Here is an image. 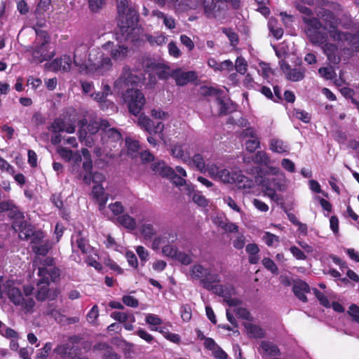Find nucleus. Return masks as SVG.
<instances>
[{"label":"nucleus","instance_id":"obj_1","mask_svg":"<svg viewBox=\"0 0 359 359\" xmlns=\"http://www.w3.org/2000/svg\"><path fill=\"white\" fill-rule=\"evenodd\" d=\"M88 50V46L84 44L75 49L74 62L80 72L93 76H100L112 69L113 63L102 48L91 49L87 58Z\"/></svg>","mask_w":359,"mask_h":359},{"label":"nucleus","instance_id":"obj_2","mask_svg":"<svg viewBox=\"0 0 359 359\" xmlns=\"http://www.w3.org/2000/svg\"><path fill=\"white\" fill-rule=\"evenodd\" d=\"M118 15V27L123 38L126 41H135L140 33L138 26L137 11L129 5L128 0H116Z\"/></svg>","mask_w":359,"mask_h":359},{"label":"nucleus","instance_id":"obj_3","mask_svg":"<svg viewBox=\"0 0 359 359\" xmlns=\"http://www.w3.org/2000/svg\"><path fill=\"white\" fill-rule=\"evenodd\" d=\"M34 287L27 285L24 287V291H22L15 286L13 280H5L4 276H0V299L5 293L10 301L17 306H20L27 312L32 311L35 302L32 297L34 292Z\"/></svg>","mask_w":359,"mask_h":359},{"label":"nucleus","instance_id":"obj_4","mask_svg":"<svg viewBox=\"0 0 359 359\" xmlns=\"http://www.w3.org/2000/svg\"><path fill=\"white\" fill-rule=\"evenodd\" d=\"M317 15L324 22L323 29L327 30L332 39L336 41H346L351 45L353 50L359 51V44H357L358 35L339 32L337 29L338 18L331 11L321 9L318 12Z\"/></svg>","mask_w":359,"mask_h":359},{"label":"nucleus","instance_id":"obj_5","mask_svg":"<svg viewBox=\"0 0 359 359\" xmlns=\"http://www.w3.org/2000/svg\"><path fill=\"white\" fill-rule=\"evenodd\" d=\"M9 217L13 219L12 227L15 231L18 232L20 239L27 240L32 237L31 247L37 245L45 241L44 233L41 231H34L33 226L28 224L23 216V214L17 210H13L10 212Z\"/></svg>","mask_w":359,"mask_h":359},{"label":"nucleus","instance_id":"obj_6","mask_svg":"<svg viewBox=\"0 0 359 359\" xmlns=\"http://www.w3.org/2000/svg\"><path fill=\"white\" fill-rule=\"evenodd\" d=\"M44 262L45 266L39 267L38 271L40 279L36 284V298L39 301H43L47 298L50 280L55 282L60 276V269L52 266L53 259L46 258Z\"/></svg>","mask_w":359,"mask_h":359},{"label":"nucleus","instance_id":"obj_7","mask_svg":"<svg viewBox=\"0 0 359 359\" xmlns=\"http://www.w3.org/2000/svg\"><path fill=\"white\" fill-rule=\"evenodd\" d=\"M207 172L212 179L223 183L233 184L237 182L239 188H250L252 184V182L245 176L237 172L222 168L216 164H208Z\"/></svg>","mask_w":359,"mask_h":359},{"label":"nucleus","instance_id":"obj_8","mask_svg":"<svg viewBox=\"0 0 359 359\" xmlns=\"http://www.w3.org/2000/svg\"><path fill=\"white\" fill-rule=\"evenodd\" d=\"M210 280L204 283L205 289L222 297L224 301L230 306H236L241 304V301L238 298L232 297L235 294V289L233 286L217 284L221 281L219 274L211 276Z\"/></svg>","mask_w":359,"mask_h":359},{"label":"nucleus","instance_id":"obj_9","mask_svg":"<svg viewBox=\"0 0 359 359\" xmlns=\"http://www.w3.org/2000/svg\"><path fill=\"white\" fill-rule=\"evenodd\" d=\"M302 21L304 33L312 44L322 45L327 41V33L318 18L303 16Z\"/></svg>","mask_w":359,"mask_h":359},{"label":"nucleus","instance_id":"obj_10","mask_svg":"<svg viewBox=\"0 0 359 359\" xmlns=\"http://www.w3.org/2000/svg\"><path fill=\"white\" fill-rule=\"evenodd\" d=\"M36 43L32 50L33 61L41 63L43 61L50 60L54 53L48 48L49 36L46 32H36Z\"/></svg>","mask_w":359,"mask_h":359},{"label":"nucleus","instance_id":"obj_11","mask_svg":"<svg viewBox=\"0 0 359 359\" xmlns=\"http://www.w3.org/2000/svg\"><path fill=\"white\" fill-rule=\"evenodd\" d=\"M124 102L128 105L129 111L135 116L138 115L145 104L143 93L136 89L128 88L123 94Z\"/></svg>","mask_w":359,"mask_h":359},{"label":"nucleus","instance_id":"obj_12","mask_svg":"<svg viewBox=\"0 0 359 359\" xmlns=\"http://www.w3.org/2000/svg\"><path fill=\"white\" fill-rule=\"evenodd\" d=\"M78 341L76 337L69 338L67 343L58 345L54 353L61 359H89L87 357L78 356V347L74 345Z\"/></svg>","mask_w":359,"mask_h":359},{"label":"nucleus","instance_id":"obj_13","mask_svg":"<svg viewBox=\"0 0 359 359\" xmlns=\"http://www.w3.org/2000/svg\"><path fill=\"white\" fill-rule=\"evenodd\" d=\"M240 0H203V8L208 18H215L222 9V5L230 2L234 8L238 7Z\"/></svg>","mask_w":359,"mask_h":359},{"label":"nucleus","instance_id":"obj_14","mask_svg":"<svg viewBox=\"0 0 359 359\" xmlns=\"http://www.w3.org/2000/svg\"><path fill=\"white\" fill-rule=\"evenodd\" d=\"M140 80V79L133 74L129 68L125 67L120 77L114 82V88L118 92L123 91L130 86H133L139 82Z\"/></svg>","mask_w":359,"mask_h":359},{"label":"nucleus","instance_id":"obj_15","mask_svg":"<svg viewBox=\"0 0 359 359\" xmlns=\"http://www.w3.org/2000/svg\"><path fill=\"white\" fill-rule=\"evenodd\" d=\"M71 244L73 252L79 250L83 254H88L93 251V248L88 244L86 236L81 231H76L72 234Z\"/></svg>","mask_w":359,"mask_h":359},{"label":"nucleus","instance_id":"obj_16","mask_svg":"<svg viewBox=\"0 0 359 359\" xmlns=\"http://www.w3.org/2000/svg\"><path fill=\"white\" fill-rule=\"evenodd\" d=\"M189 275L192 279L199 280L201 285L205 288L204 283L206 280H210L211 276L218 275V273H212L209 269L201 264H195L190 267Z\"/></svg>","mask_w":359,"mask_h":359},{"label":"nucleus","instance_id":"obj_17","mask_svg":"<svg viewBox=\"0 0 359 359\" xmlns=\"http://www.w3.org/2000/svg\"><path fill=\"white\" fill-rule=\"evenodd\" d=\"M102 49L107 53H110L114 60H122L127 56L128 48L124 46L114 45L113 42L108 41L102 46Z\"/></svg>","mask_w":359,"mask_h":359},{"label":"nucleus","instance_id":"obj_18","mask_svg":"<svg viewBox=\"0 0 359 359\" xmlns=\"http://www.w3.org/2000/svg\"><path fill=\"white\" fill-rule=\"evenodd\" d=\"M280 68L285 74L287 79L291 81H302L305 76L306 69L304 67L291 68L287 63H282Z\"/></svg>","mask_w":359,"mask_h":359},{"label":"nucleus","instance_id":"obj_19","mask_svg":"<svg viewBox=\"0 0 359 359\" xmlns=\"http://www.w3.org/2000/svg\"><path fill=\"white\" fill-rule=\"evenodd\" d=\"M92 196L98 204L99 210L104 214L107 202L108 201V194L105 193L104 189L100 184H95L92 189Z\"/></svg>","mask_w":359,"mask_h":359},{"label":"nucleus","instance_id":"obj_20","mask_svg":"<svg viewBox=\"0 0 359 359\" xmlns=\"http://www.w3.org/2000/svg\"><path fill=\"white\" fill-rule=\"evenodd\" d=\"M259 347L262 349L263 357H279L281 355V352L276 344L269 341H262L259 344Z\"/></svg>","mask_w":359,"mask_h":359},{"label":"nucleus","instance_id":"obj_21","mask_svg":"<svg viewBox=\"0 0 359 359\" xmlns=\"http://www.w3.org/2000/svg\"><path fill=\"white\" fill-rule=\"evenodd\" d=\"M74 121L71 123H66L62 118H56L50 127V130L53 133L66 132L67 133H74L75 132Z\"/></svg>","mask_w":359,"mask_h":359},{"label":"nucleus","instance_id":"obj_22","mask_svg":"<svg viewBox=\"0 0 359 359\" xmlns=\"http://www.w3.org/2000/svg\"><path fill=\"white\" fill-rule=\"evenodd\" d=\"M101 135V140L103 144L117 142L121 140V133L117 129L110 128V126L107 128H104Z\"/></svg>","mask_w":359,"mask_h":359},{"label":"nucleus","instance_id":"obj_23","mask_svg":"<svg viewBox=\"0 0 359 359\" xmlns=\"http://www.w3.org/2000/svg\"><path fill=\"white\" fill-rule=\"evenodd\" d=\"M159 6L163 7L166 4H172L176 8H184L196 9L198 8L199 4L194 3L189 0H153Z\"/></svg>","mask_w":359,"mask_h":359},{"label":"nucleus","instance_id":"obj_24","mask_svg":"<svg viewBox=\"0 0 359 359\" xmlns=\"http://www.w3.org/2000/svg\"><path fill=\"white\" fill-rule=\"evenodd\" d=\"M292 290L295 296L302 302H306V294L310 292L309 285L303 280H297L294 283Z\"/></svg>","mask_w":359,"mask_h":359},{"label":"nucleus","instance_id":"obj_25","mask_svg":"<svg viewBox=\"0 0 359 359\" xmlns=\"http://www.w3.org/2000/svg\"><path fill=\"white\" fill-rule=\"evenodd\" d=\"M171 154L173 157L181 159L183 162H188L190 159L189 146L185 144L174 145L171 149Z\"/></svg>","mask_w":359,"mask_h":359},{"label":"nucleus","instance_id":"obj_26","mask_svg":"<svg viewBox=\"0 0 359 359\" xmlns=\"http://www.w3.org/2000/svg\"><path fill=\"white\" fill-rule=\"evenodd\" d=\"M177 238L176 233L170 231L166 232L163 236L156 237L152 242V249L157 250L160 249L161 246L166 243H174Z\"/></svg>","mask_w":359,"mask_h":359},{"label":"nucleus","instance_id":"obj_27","mask_svg":"<svg viewBox=\"0 0 359 359\" xmlns=\"http://www.w3.org/2000/svg\"><path fill=\"white\" fill-rule=\"evenodd\" d=\"M172 76L175 79L177 85L184 86L190 81L194 80L196 78V74L192 71L183 72L180 70H177L173 72Z\"/></svg>","mask_w":359,"mask_h":359},{"label":"nucleus","instance_id":"obj_28","mask_svg":"<svg viewBox=\"0 0 359 359\" xmlns=\"http://www.w3.org/2000/svg\"><path fill=\"white\" fill-rule=\"evenodd\" d=\"M322 48L324 53L327 55L330 62L337 64L340 62V57L337 55V46L330 43H324L322 44Z\"/></svg>","mask_w":359,"mask_h":359},{"label":"nucleus","instance_id":"obj_29","mask_svg":"<svg viewBox=\"0 0 359 359\" xmlns=\"http://www.w3.org/2000/svg\"><path fill=\"white\" fill-rule=\"evenodd\" d=\"M144 67H146L148 72H155V73L158 74L160 79H166L167 73L163 69L164 67L161 63L157 62L154 60L149 59L145 62Z\"/></svg>","mask_w":359,"mask_h":359},{"label":"nucleus","instance_id":"obj_30","mask_svg":"<svg viewBox=\"0 0 359 359\" xmlns=\"http://www.w3.org/2000/svg\"><path fill=\"white\" fill-rule=\"evenodd\" d=\"M111 126L109 121L105 119H93L90 121V123L87 126V129L90 135H94L97 133L100 130L102 132L104 128H107Z\"/></svg>","mask_w":359,"mask_h":359},{"label":"nucleus","instance_id":"obj_31","mask_svg":"<svg viewBox=\"0 0 359 359\" xmlns=\"http://www.w3.org/2000/svg\"><path fill=\"white\" fill-rule=\"evenodd\" d=\"M247 334L250 338L261 339L265 337L264 330L257 325L247 322L244 323Z\"/></svg>","mask_w":359,"mask_h":359},{"label":"nucleus","instance_id":"obj_32","mask_svg":"<svg viewBox=\"0 0 359 359\" xmlns=\"http://www.w3.org/2000/svg\"><path fill=\"white\" fill-rule=\"evenodd\" d=\"M269 149L278 154H287L289 152V146L282 140L272 138L269 141Z\"/></svg>","mask_w":359,"mask_h":359},{"label":"nucleus","instance_id":"obj_33","mask_svg":"<svg viewBox=\"0 0 359 359\" xmlns=\"http://www.w3.org/2000/svg\"><path fill=\"white\" fill-rule=\"evenodd\" d=\"M53 65L65 72H68L71 69L72 65V60L69 55H64L59 59H55Z\"/></svg>","mask_w":359,"mask_h":359},{"label":"nucleus","instance_id":"obj_34","mask_svg":"<svg viewBox=\"0 0 359 359\" xmlns=\"http://www.w3.org/2000/svg\"><path fill=\"white\" fill-rule=\"evenodd\" d=\"M145 39L152 46H162L167 42V37L162 32H155L154 34H146Z\"/></svg>","mask_w":359,"mask_h":359},{"label":"nucleus","instance_id":"obj_35","mask_svg":"<svg viewBox=\"0 0 359 359\" xmlns=\"http://www.w3.org/2000/svg\"><path fill=\"white\" fill-rule=\"evenodd\" d=\"M245 251L248 255V260L251 264H255L258 262L259 257L258 253L259 248L255 243L248 244L245 247Z\"/></svg>","mask_w":359,"mask_h":359},{"label":"nucleus","instance_id":"obj_36","mask_svg":"<svg viewBox=\"0 0 359 359\" xmlns=\"http://www.w3.org/2000/svg\"><path fill=\"white\" fill-rule=\"evenodd\" d=\"M152 168L154 171L159 172L162 176L171 179H172L175 174V170L172 168L166 166L163 162L153 164Z\"/></svg>","mask_w":359,"mask_h":359},{"label":"nucleus","instance_id":"obj_37","mask_svg":"<svg viewBox=\"0 0 359 359\" xmlns=\"http://www.w3.org/2000/svg\"><path fill=\"white\" fill-rule=\"evenodd\" d=\"M88 121L86 118H83L79 121V126L80 128L79 131V137L81 142L86 140V145L91 147L93 140L90 135H87L86 132L83 130V128L87 126Z\"/></svg>","mask_w":359,"mask_h":359},{"label":"nucleus","instance_id":"obj_38","mask_svg":"<svg viewBox=\"0 0 359 359\" xmlns=\"http://www.w3.org/2000/svg\"><path fill=\"white\" fill-rule=\"evenodd\" d=\"M188 162L191 166L195 167L201 172L207 171L208 165H205L203 156L199 154H195L191 159L190 158L189 161H188Z\"/></svg>","mask_w":359,"mask_h":359},{"label":"nucleus","instance_id":"obj_39","mask_svg":"<svg viewBox=\"0 0 359 359\" xmlns=\"http://www.w3.org/2000/svg\"><path fill=\"white\" fill-rule=\"evenodd\" d=\"M137 124L149 133L151 134L154 130V122L145 115H140L137 119Z\"/></svg>","mask_w":359,"mask_h":359},{"label":"nucleus","instance_id":"obj_40","mask_svg":"<svg viewBox=\"0 0 359 359\" xmlns=\"http://www.w3.org/2000/svg\"><path fill=\"white\" fill-rule=\"evenodd\" d=\"M110 316L113 319L123 323L127 321H131V323H134L135 321V318L131 313H128L120 311H114L110 314Z\"/></svg>","mask_w":359,"mask_h":359},{"label":"nucleus","instance_id":"obj_41","mask_svg":"<svg viewBox=\"0 0 359 359\" xmlns=\"http://www.w3.org/2000/svg\"><path fill=\"white\" fill-rule=\"evenodd\" d=\"M145 322L149 325L151 331L158 330L159 325L163 323V320L158 316L152 313L146 316Z\"/></svg>","mask_w":359,"mask_h":359},{"label":"nucleus","instance_id":"obj_42","mask_svg":"<svg viewBox=\"0 0 359 359\" xmlns=\"http://www.w3.org/2000/svg\"><path fill=\"white\" fill-rule=\"evenodd\" d=\"M217 104L219 107L220 114H226L231 113L236 109V105L232 102H225L224 100L218 98Z\"/></svg>","mask_w":359,"mask_h":359},{"label":"nucleus","instance_id":"obj_43","mask_svg":"<svg viewBox=\"0 0 359 359\" xmlns=\"http://www.w3.org/2000/svg\"><path fill=\"white\" fill-rule=\"evenodd\" d=\"M118 222L123 227L130 230H133L136 227L135 219L128 215H123L119 216L118 217Z\"/></svg>","mask_w":359,"mask_h":359},{"label":"nucleus","instance_id":"obj_44","mask_svg":"<svg viewBox=\"0 0 359 359\" xmlns=\"http://www.w3.org/2000/svg\"><path fill=\"white\" fill-rule=\"evenodd\" d=\"M83 170L85 173L83 176V181L86 184H90L91 183L92 178V169H93V162L91 159L86 160L83 163Z\"/></svg>","mask_w":359,"mask_h":359},{"label":"nucleus","instance_id":"obj_45","mask_svg":"<svg viewBox=\"0 0 359 359\" xmlns=\"http://www.w3.org/2000/svg\"><path fill=\"white\" fill-rule=\"evenodd\" d=\"M44 313L47 316H50L56 321H61L62 316L60 313V310L57 309V306L54 303H49L48 304Z\"/></svg>","mask_w":359,"mask_h":359},{"label":"nucleus","instance_id":"obj_46","mask_svg":"<svg viewBox=\"0 0 359 359\" xmlns=\"http://www.w3.org/2000/svg\"><path fill=\"white\" fill-rule=\"evenodd\" d=\"M252 160L255 163L265 166H268L271 162L269 156L264 151L257 152Z\"/></svg>","mask_w":359,"mask_h":359},{"label":"nucleus","instance_id":"obj_47","mask_svg":"<svg viewBox=\"0 0 359 359\" xmlns=\"http://www.w3.org/2000/svg\"><path fill=\"white\" fill-rule=\"evenodd\" d=\"M50 248V243L47 241L37 245L32 246V251L37 255L45 256Z\"/></svg>","mask_w":359,"mask_h":359},{"label":"nucleus","instance_id":"obj_48","mask_svg":"<svg viewBox=\"0 0 359 359\" xmlns=\"http://www.w3.org/2000/svg\"><path fill=\"white\" fill-rule=\"evenodd\" d=\"M87 255L86 258V262L88 265L94 267L96 270H101L102 265L97 262V255L95 253V250L90 253L86 254Z\"/></svg>","mask_w":359,"mask_h":359},{"label":"nucleus","instance_id":"obj_49","mask_svg":"<svg viewBox=\"0 0 359 359\" xmlns=\"http://www.w3.org/2000/svg\"><path fill=\"white\" fill-rule=\"evenodd\" d=\"M140 232L144 238L147 240H150L156 234V231L153 224L145 223L140 229Z\"/></svg>","mask_w":359,"mask_h":359},{"label":"nucleus","instance_id":"obj_50","mask_svg":"<svg viewBox=\"0 0 359 359\" xmlns=\"http://www.w3.org/2000/svg\"><path fill=\"white\" fill-rule=\"evenodd\" d=\"M174 259L183 265H189L192 262V257L191 255L179 250L177 251Z\"/></svg>","mask_w":359,"mask_h":359},{"label":"nucleus","instance_id":"obj_51","mask_svg":"<svg viewBox=\"0 0 359 359\" xmlns=\"http://www.w3.org/2000/svg\"><path fill=\"white\" fill-rule=\"evenodd\" d=\"M222 32L228 37L231 46H236L238 43V36L231 28H223Z\"/></svg>","mask_w":359,"mask_h":359},{"label":"nucleus","instance_id":"obj_52","mask_svg":"<svg viewBox=\"0 0 359 359\" xmlns=\"http://www.w3.org/2000/svg\"><path fill=\"white\" fill-rule=\"evenodd\" d=\"M262 240L268 246H273L275 243H279V237L269 231H265L262 236Z\"/></svg>","mask_w":359,"mask_h":359},{"label":"nucleus","instance_id":"obj_53","mask_svg":"<svg viewBox=\"0 0 359 359\" xmlns=\"http://www.w3.org/2000/svg\"><path fill=\"white\" fill-rule=\"evenodd\" d=\"M318 73L327 80H332L336 76V73L331 67H320Z\"/></svg>","mask_w":359,"mask_h":359},{"label":"nucleus","instance_id":"obj_54","mask_svg":"<svg viewBox=\"0 0 359 359\" xmlns=\"http://www.w3.org/2000/svg\"><path fill=\"white\" fill-rule=\"evenodd\" d=\"M106 93H103V91H102V92H97V93H93L90 94V96L94 100L97 101L99 103V107L102 110L104 109V102H106V99H107Z\"/></svg>","mask_w":359,"mask_h":359},{"label":"nucleus","instance_id":"obj_55","mask_svg":"<svg viewBox=\"0 0 359 359\" xmlns=\"http://www.w3.org/2000/svg\"><path fill=\"white\" fill-rule=\"evenodd\" d=\"M0 334L3 337L10 339L13 338H19L18 332L13 329L7 327L6 325L0 328Z\"/></svg>","mask_w":359,"mask_h":359},{"label":"nucleus","instance_id":"obj_56","mask_svg":"<svg viewBox=\"0 0 359 359\" xmlns=\"http://www.w3.org/2000/svg\"><path fill=\"white\" fill-rule=\"evenodd\" d=\"M257 72L263 78L268 79L271 74V69L269 64L262 62L258 65Z\"/></svg>","mask_w":359,"mask_h":359},{"label":"nucleus","instance_id":"obj_57","mask_svg":"<svg viewBox=\"0 0 359 359\" xmlns=\"http://www.w3.org/2000/svg\"><path fill=\"white\" fill-rule=\"evenodd\" d=\"M235 69L241 74H245L247 71L248 64L246 60L242 57H237L235 63Z\"/></svg>","mask_w":359,"mask_h":359},{"label":"nucleus","instance_id":"obj_58","mask_svg":"<svg viewBox=\"0 0 359 359\" xmlns=\"http://www.w3.org/2000/svg\"><path fill=\"white\" fill-rule=\"evenodd\" d=\"M263 266L270 271L273 274L277 275L278 273V269L275 262L268 257H264L262 259Z\"/></svg>","mask_w":359,"mask_h":359},{"label":"nucleus","instance_id":"obj_59","mask_svg":"<svg viewBox=\"0 0 359 359\" xmlns=\"http://www.w3.org/2000/svg\"><path fill=\"white\" fill-rule=\"evenodd\" d=\"M293 115L303 122L307 123L311 121V116L309 113L301 109H294L292 111Z\"/></svg>","mask_w":359,"mask_h":359},{"label":"nucleus","instance_id":"obj_60","mask_svg":"<svg viewBox=\"0 0 359 359\" xmlns=\"http://www.w3.org/2000/svg\"><path fill=\"white\" fill-rule=\"evenodd\" d=\"M177 251H178V249L177 248V247L172 245H169V244L165 245L162 248L163 254L165 256L170 257L172 259H174Z\"/></svg>","mask_w":359,"mask_h":359},{"label":"nucleus","instance_id":"obj_61","mask_svg":"<svg viewBox=\"0 0 359 359\" xmlns=\"http://www.w3.org/2000/svg\"><path fill=\"white\" fill-rule=\"evenodd\" d=\"M193 201L201 207H206L208 205V201L200 192H195L192 196Z\"/></svg>","mask_w":359,"mask_h":359},{"label":"nucleus","instance_id":"obj_62","mask_svg":"<svg viewBox=\"0 0 359 359\" xmlns=\"http://www.w3.org/2000/svg\"><path fill=\"white\" fill-rule=\"evenodd\" d=\"M136 252L140 259L142 265H144L145 262L149 259V252L143 246L139 245L136 248Z\"/></svg>","mask_w":359,"mask_h":359},{"label":"nucleus","instance_id":"obj_63","mask_svg":"<svg viewBox=\"0 0 359 359\" xmlns=\"http://www.w3.org/2000/svg\"><path fill=\"white\" fill-rule=\"evenodd\" d=\"M99 316V309L97 305H95L92 307L90 311L87 314V320L88 321L95 325L96 323V320Z\"/></svg>","mask_w":359,"mask_h":359},{"label":"nucleus","instance_id":"obj_64","mask_svg":"<svg viewBox=\"0 0 359 359\" xmlns=\"http://www.w3.org/2000/svg\"><path fill=\"white\" fill-rule=\"evenodd\" d=\"M259 147V138H254L252 140H248L245 142V148L250 153L254 152Z\"/></svg>","mask_w":359,"mask_h":359}]
</instances>
